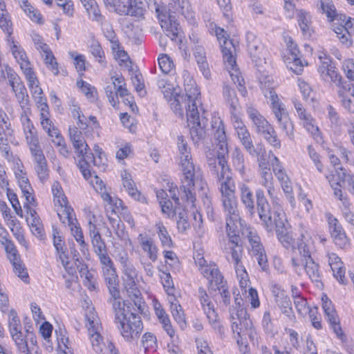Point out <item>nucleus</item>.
Wrapping results in <instances>:
<instances>
[{"mask_svg": "<svg viewBox=\"0 0 354 354\" xmlns=\"http://www.w3.org/2000/svg\"><path fill=\"white\" fill-rule=\"evenodd\" d=\"M138 240L142 249L147 252L149 259L155 262L158 259V248L152 239L140 234L138 236Z\"/></svg>", "mask_w": 354, "mask_h": 354, "instance_id": "32", "label": "nucleus"}, {"mask_svg": "<svg viewBox=\"0 0 354 354\" xmlns=\"http://www.w3.org/2000/svg\"><path fill=\"white\" fill-rule=\"evenodd\" d=\"M71 234L75 239L76 241L78 242L82 248H86V243L84 241L83 232L80 227L77 225V222H73L69 224Z\"/></svg>", "mask_w": 354, "mask_h": 354, "instance_id": "57", "label": "nucleus"}, {"mask_svg": "<svg viewBox=\"0 0 354 354\" xmlns=\"http://www.w3.org/2000/svg\"><path fill=\"white\" fill-rule=\"evenodd\" d=\"M0 28L10 37L12 32V24L3 0H0Z\"/></svg>", "mask_w": 354, "mask_h": 354, "instance_id": "37", "label": "nucleus"}, {"mask_svg": "<svg viewBox=\"0 0 354 354\" xmlns=\"http://www.w3.org/2000/svg\"><path fill=\"white\" fill-rule=\"evenodd\" d=\"M52 192L54 196V201L55 204H65L68 203L67 198L63 194V191L60 184L57 182L53 183L52 186Z\"/></svg>", "mask_w": 354, "mask_h": 354, "instance_id": "53", "label": "nucleus"}, {"mask_svg": "<svg viewBox=\"0 0 354 354\" xmlns=\"http://www.w3.org/2000/svg\"><path fill=\"white\" fill-rule=\"evenodd\" d=\"M121 177L123 187L127 191L129 194L134 199L140 201L141 194L136 188V184L132 179L131 174L124 170L122 172Z\"/></svg>", "mask_w": 354, "mask_h": 354, "instance_id": "36", "label": "nucleus"}, {"mask_svg": "<svg viewBox=\"0 0 354 354\" xmlns=\"http://www.w3.org/2000/svg\"><path fill=\"white\" fill-rule=\"evenodd\" d=\"M239 242L240 239H227L222 245V250L230 263L237 261L239 258L243 257V248Z\"/></svg>", "mask_w": 354, "mask_h": 354, "instance_id": "24", "label": "nucleus"}, {"mask_svg": "<svg viewBox=\"0 0 354 354\" xmlns=\"http://www.w3.org/2000/svg\"><path fill=\"white\" fill-rule=\"evenodd\" d=\"M27 144L35 162L44 160L46 159L43 151L39 145V139L32 124L23 126Z\"/></svg>", "mask_w": 354, "mask_h": 354, "instance_id": "14", "label": "nucleus"}, {"mask_svg": "<svg viewBox=\"0 0 354 354\" xmlns=\"http://www.w3.org/2000/svg\"><path fill=\"white\" fill-rule=\"evenodd\" d=\"M257 200V210L260 219L263 222L268 231L272 230L273 225H275V231L277 239L281 245L286 249H296L295 239L292 232L287 228L283 221L276 218L274 213L272 218L270 205L265 196L263 189L259 188L255 192Z\"/></svg>", "mask_w": 354, "mask_h": 354, "instance_id": "6", "label": "nucleus"}, {"mask_svg": "<svg viewBox=\"0 0 354 354\" xmlns=\"http://www.w3.org/2000/svg\"><path fill=\"white\" fill-rule=\"evenodd\" d=\"M58 205L59 207L57 210V215L63 223L68 225L73 222H77V219L74 217L73 209L68 205V203L65 204V205L62 204Z\"/></svg>", "mask_w": 354, "mask_h": 354, "instance_id": "39", "label": "nucleus"}, {"mask_svg": "<svg viewBox=\"0 0 354 354\" xmlns=\"http://www.w3.org/2000/svg\"><path fill=\"white\" fill-rule=\"evenodd\" d=\"M124 274V287L129 293V296L133 301L134 305L138 308L139 311L142 312L145 308V304L143 299L140 297L141 293L138 290L136 279L138 277V272L133 263L122 268Z\"/></svg>", "mask_w": 354, "mask_h": 354, "instance_id": "10", "label": "nucleus"}, {"mask_svg": "<svg viewBox=\"0 0 354 354\" xmlns=\"http://www.w3.org/2000/svg\"><path fill=\"white\" fill-rule=\"evenodd\" d=\"M281 313L287 317H293V310L290 297L286 295L274 301Z\"/></svg>", "mask_w": 354, "mask_h": 354, "instance_id": "44", "label": "nucleus"}, {"mask_svg": "<svg viewBox=\"0 0 354 354\" xmlns=\"http://www.w3.org/2000/svg\"><path fill=\"white\" fill-rule=\"evenodd\" d=\"M88 317L86 327L93 350L96 354H115L118 351L114 344L100 334L102 326L95 315Z\"/></svg>", "mask_w": 354, "mask_h": 354, "instance_id": "9", "label": "nucleus"}, {"mask_svg": "<svg viewBox=\"0 0 354 354\" xmlns=\"http://www.w3.org/2000/svg\"><path fill=\"white\" fill-rule=\"evenodd\" d=\"M251 254L255 258L261 270L267 272L269 270L268 258L261 242L250 248Z\"/></svg>", "mask_w": 354, "mask_h": 354, "instance_id": "34", "label": "nucleus"}, {"mask_svg": "<svg viewBox=\"0 0 354 354\" xmlns=\"http://www.w3.org/2000/svg\"><path fill=\"white\" fill-rule=\"evenodd\" d=\"M159 67L161 71L165 74L171 73L174 67L173 61L166 54L161 55L158 59Z\"/></svg>", "mask_w": 354, "mask_h": 354, "instance_id": "51", "label": "nucleus"}, {"mask_svg": "<svg viewBox=\"0 0 354 354\" xmlns=\"http://www.w3.org/2000/svg\"><path fill=\"white\" fill-rule=\"evenodd\" d=\"M299 26L304 33L310 30V16L306 12L301 11L298 17Z\"/></svg>", "mask_w": 354, "mask_h": 354, "instance_id": "62", "label": "nucleus"}, {"mask_svg": "<svg viewBox=\"0 0 354 354\" xmlns=\"http://www.w3.org/2000/svg\"><path fill=\"white\" fill-rule=\"evenodd\" d=\"M241 203L251 216L255 212L254 198L250 187L245 183L239 184Z\"/></svg>", "mask_w": 354, "mask_h": 354, "instance_id": "28", "label": "nucleus"}, {"mask_svg": "<svg viewBox=\"0 0 354 354\" xmlns=\"http://www.w3.org/2000/svg\"><path fill=\"white\" fill-rule=\"evenodd\" d=\"M158 237L161 241L162 245L165 248H171L173 242L170 235L169 234L166 227L162 223H158L156 225Z\"/></svg>", "mask_w": 354, "mask_h": 354, "instance_id": "46", "label": "nucleus"}, {"mask_svg": "<svg viewBox=\"0 0 354 354\" xmlns=\"http://www.w3.org/2000/svg\"><path fill=\"white\" fill-rule=\"evenodd\" d=\"M259 80L264 97L270 101L272 111L278 122L280 129L289 140H293L295 138L294 125L290 118L285 104L279 100L274 91L275 85L273 78L268 75L261 73L259 77Z\"/></svg>", "mask_w": 354, "mask_h": 354, "instance_id": "5", "label": "nucleus"}, {"mask_svg": "<svg viewBox=\"0 0 354 354\" xmlns=\"http://www.w3.org/2000/svg\"><path fill=\"white\" fill-rule=\"evenodd\" d=\"M161 211L162 214H165L168 218H173L177 214V207H174L173 203L169 200H165L160 202Z\"/></svg>", "mask_w": 354, "mask_h": 354, "instance_id": "60", "label": "nucleus"}, {"mask_svg": "<svg viewBox=\"0 0 354 354\" xmlns=\"http://www.w3.org/2000/svg\"><path fill=\"white\" fill-rule=\"evenodd\" d=\"M259 175L261 185L267 189L269 196L272 198L274 195L275 189L273 185V176L271 171H261Z\"/></svg>", "mask_w": 354, "mask_h": 354, "instance_id": "41", "label": "nucleus"}, {"mask_svg": "<svg viewBox=\"0 0 354 354\" xmlns=\"http://www.w3.org/2000/svg\"><path fill=\"white\" fill-rule=\"evenodd\" d=\"M11 337L12 340L15 342L18 350L21 353L24 354H30L27 344V341L28 339L26 338V336L24 337L23 333L12 335Z\"/></svg>", "mask_w": 354, "mask_h": 354, "instance_id": "55", "label": "nucleus"}, {"mask_svg": "<svg viewBox=\"0 0 354 354\" xmlns=\"http://www.w3.org/2000/svg\"><path fill=\"white\" fill-rule=\"evenodd\" d=\"M91 52L97 58L99 63L103 66H106L104 51L97 41H93L91 45Z\"/></svg>", "mask_w": 354, "mask_h": 354, "instance_id": "63", "label": "nucleus"}, {"mask_svg": "<svg viewBox=\"0 0 354 354\" xmlns=\"http://www.w3.org/2000/svg\"><path fill=\"white\" fill-rule=\"evenodd\" d=\"M26 78L28 82V87L30 90L32 97L42 95L43 91L39 85V81L34 73V71L28 73L25 75Z\"/></svg>", "mask_w": 354, "mask_h": 354, "instance_id": "45", "label": "nucleus"}, {"mask_svg": "<svg viewBox=\"0 0 354 354\" xmlns=\"http://www.w3.org/2000/svg\"><path fill=\"white\" fill-rule=\"evenodd\" d=\"M4 246L7 257L12 266L14 273L24 282L28 283L29 276L20 255L11 240L2 244Z\"/></svg>", "mask_w": 354, "mask_h": 354, "instance_id": "12", "label": "nucleus"}, {"mask_svg": "<svg viewBox=\"0 0 354 354\" xmlns=\"http://www.w3.org/2000/svg\"><path fill=\"white\" fill-rule=\"evenodd\" d=\"M53 245L59 254V258L62 262L66 271L69 274H73L75 272V268L73 263L70 261L69 257L66 254V249L64 250V243L63 242L62 237L59 234L58 230L55 228L53 230Z\"/></svg>", "mask_w": 354, "mask_h": 354, "instance_id": "20", "label": "nucleus"}, {"mask_svg": "<svg viewBox=\"0 0 354 354\" xmlns=\"http://www.w3.org/2000/svg\"><path fill=\"white\" fill-rule=\"evenodd\" d=\"M232 162L236 169L242 175L245 174L244 156L240 149L236 148L232 153Z\"/></svg>", "mask_w": 354, "mask_h": 354, "instance_id": "47", "label": "nucleus"}, {"mask_svg": "<svg viewBox=\"0 0 354 354\" xmlns=\"http://www.w3.org/2000/svg\"><path fill=\"white\" fill-rule=\"evenodd\" d=\"M42 57H44V62L47 68L54 74L57 75L59 73L58 64L55 60V57L53 55L50 50L46 53H43Z\"/></svg>", "mask_w": 354, "mask_h": 354, "instance_id": "50", "label": "nucleus"}, {"mask_svg": "<svg viewBox=\"0 0 354 354\" xmlns=\"http://www.w3.org/2000/svg\"><path fill=\"white\" fill-rule=\"evenodd\" d=\"M177 147L183 178L178 190L179 197L174 193V191L169 189L170 197L176 205H180V199L185 203V206L193 207L195 201L194 187L195 184L202 179L201 170L194 164L191 149L183 136L177 137Z\"/></svg>", "mask_w": 354, "mask_h": 354, "instance_id": "1", "label": "nucleus"}, {"mask_svg": "<svg viewBox=\"0 0 354 354\" xmlns=\"http://www.w3.org/2000/svg\"><path fill=\"white\" fill-rule=\"evenodd\" d=\"M89 235L91 239L93 251L95 254L107 250L105 242L102 239L99 230L97 227L91 222L89 223Z\"/></svg>", "mask_w": 354, "mask_h": 354, "instance_id": "35", "label": "nucleus"}, {"mask_svg": "<svg viewBox=\"0 0 354 354\" xmlns=\"http://www.w3.org/2000/svg\"><path fill=\"white\" fill-rule=\"evenodd\" d=\"M270 155L273 157V162L272 163V170L279 182L288 180L289 178L281 166L279 158L274 155L272 151H270Z\"/></svg>", "mask_w": 354, "mask_h": 354, "instance_id": "48", "label": "nucleus"}, {"mask_svg": "<svg viewBox=\"0 0 354 354\" xmlns=\"http://www.w3.org/2000/svg\"><path fill=\"white\" fill-rule=\"evenodd\" d=\"M17 100L21 109V122L22 126L28 124H32L28 117L30 113V103L28 92L15 95Z\"/></svg>", "mask_w": 354, "mask_h": 354, "instance_id": "31", "label": "nucleus"}, {"mask_svg": "<svg viewBox=\"0 0 354 354\" xmlns=\"http://www.w3.org/2000/svg\"><path fill=\"white\" fill-rule=\"evenodd\" d=\"M227 214L226 218V230L228 239H240L239 233V227L242 225V221L239 216L238 209L236 208L232 212L225 211Z\"/></svg>", "mask_w": 354, "mask_h": 354, "instance_id": "25", "label": "nucleus"}, {"mask_svg": "<svg viewBox=\"0 0 354 354\" xmlns=\"http://www.w3.org/2000/svg\"><path fill=\"white\" fill-rule=\"evenodd\" d=\"M68 55L71 58L74 59V65L79 74L81 75L86 70L85 57L83 55H78L75 51H70Z\"/></svg>", "mask_w": 354, "mask_h": 354, "instance_id": "54", "label": "nucleus"}, {"mask_svg": "<svg viewBox=\"0 0 354 354\" xmlns=\"http://www.w3.org/2000/svg\"><path fill=\"white\" fill-rule=\"evenodd\" d=\"M114 322L123 339L129 344H137L143 330V324L138 308L129 301L115 302L112 305Z\"/></svg>", "mask_w": 354, "mask_h": 354, "instance_id": "3", "label": "nucleus"}, {"mask_svg": "<svg viewBox=\"0 0 354 354\" xmlns=\"http://www.w3.org/2000/svg\"><path fill=\"white\" fill-rule=\"evenodd\" d=\"M243 319H231L232 330L233 333L237 335V342L239 343V339L242 338V334L245 332L248 333L251 340H254L253 330L252 328V322L250 319H245L243 324Z\"/></svg>", "mask_w": 354, "mask_h": 354, "instance_id": "30", "label": "nucleus"}, {"mask_svg": "<svg viewBox=\"0 0 354 354\" xmlns=\"http://www.w3.org/2000/svg\"><path fill=\"white\" fill-rule=\"evenodd\" d=\"M8 327L10 335H15L17 334L22 333V326L21 321L17 315V312L12 309L9 312L8 315Z\"/></svg>", "mask_w": 354, "mask_h": 354, "instance_id": "42", "label": "nucleus"}, {"mask_svg": "<svg viewBox=\"0 0 354 354\" xmlns=\"http://www.w3.org/2000/svg\"><path fill=\"white\" fill-rule=\"evenodd\" d=\"M328 225L335 245L341 248H345L348 245V239L337 219L332 216L329 217Z\"/></svg>", "mask_w": 354, "mask_h": 354, "instance_id": "23", "label": "nucleus"}, {"mask_svg": "<svg viewBox=\"0 0 354 354\" xmlns=\"http://www.w3.org/2000/svg\"><path fill=\"white\" fill-rule=\"evenodd\" d=\"M184 89L185 92V104L187 122L190 127V135L196 143L205 138V118H200L198 105L201 104L200 91L195 81L189 76L187 71L183 73Z\"/></svg>", "mask_w": 354, "mask_h": 354, "instance_id": "4", "label": "nucleus"}, {"mask_svg": "<svg viewBox=\"0 0 354 354\" xmlns=\"http://www.w3.org/2000/svg\"><path fill=\"white\" fill-rule=\"evenodd\" d=\"M202 274L208 280L209 286L212 288H219V286L224 283L223 277L216 265L203 267Z\"/></svg>", "mask_w": 354, "mask_h": 354, "instance_id": "27", "label": "nucleus"}, {"mask_svg": "<svg viewBox=\"0 0 354 354\" xmlns=\"http://www.w3.org/2000/svg\"><path fill=\"white\" fill-rule=\"evenodd\" d=\"M162 286L170 297H174V283L171 277V274L169 272H163L162 275L160 276Z\"/></svg>", "mask_w": 354, "mask_h": 354, "instance_id": "59", "label": "nucleus"}, {"mask_svg": "<svg viewBox=\"0 0 354 354\" xmlns=\"http://www.w3.org/2000/svg\"><path fill=\"white\" fill-rule=\"evenodd\" d=\"M230 114L231 122L232 123L234 130L236 131V133L238 131H241L242 130V129H245L247 127L243 123V122L241 120L238 109L230 110Z\"/></svg>", "mask_w": 354, "mask_h": 354, "instance_id": "64", "label": "nucleus"}, {"mask_svg": "<svg viewBox=\"0 0 354 354\" xmlns=\"http://www.w3.org/2000/svg\"><path fill=\"white\" fill-rule=\"evenodd\" d=\"M223 96L225 102L230 106V110L238 109L239 100L235 91L227 83H224L223 86Z\"/></svg>", "mask_w": 354, "mask_h": 354, "instance_id": "38", "label": "nucleus"}, {"mask_svg": "<svg viewBox=\"0 0 354 354\" xmlns=\"http://www.w3.org/2000/svg\"><path fill=\"white\" fill-rule=\"evenodd\" d=\"M322 64L318 68L322 78L326 81L334 83H341L342 76L338 73L337 68L331 63V60L324 56H319Z\"/></svg>", "mask_w": 354, "mask_h": 354, "instance_id": "19", "label": "nucleus"}, {"mask_svg": "<svg viewBox=\"0 0 354 354\" xmlns=\"http://www.w3.org/2000/svg\"><path fill=\"white\" fill-rule=\"evenodd\" d=\"M40 120L42 128L50 137L55 138V139L61 136L59 130L55 127L53 122L50 119V117L40 119Z\"/></svg>", "mask_w": 354, "mask_h": 354, "instance_id": "49", "label": "nucleus"}, {"mask_svg": "<svg viewBox=\"0 0 354 354\" xmlns=\"http://www.w3.org/2000/svg\"><path fill=\"white\" fill-rule=\"evenodd\" d=\"M332 28L343 44L346 46L351 44V33L348 32L346 28H345L343 24H339L336 22H333L332 24Z\"/></svg>", "mask_w": 354, "mask_h": 354, "instance_id": "43", "label": "nucleus"}, {"mask_svg": "<svg viewBox=\"0 0 354 354\" xmlns=\"http://www.w3.org/2000/svg\"><path fill=\"white\" fill-rule=\"evenodd\" d=\"M294 297V304L297 311L299 314L302 316H306L309 313V306L308 305L307 301L305 298L300 295H296Z\"/></svg>", "mask_w": 354, "mask_h": 354, "instance_id": "52", "label": "nucleus"}, {"mask_svg": "<svg viewBox=\"0 0 354 354\" xmlns=\"http://www.w3.org/2000/svg\"><path fill=\"white\" fill-rule=\"evenodd\" d=\"M168 301L170 304V310L174 320L181 328H184L187 325V322L184 311L179 301L175 297H169Z\"/></svg>", "mask_w": 354, "mask_h": 354, "instance_id": "33", "label": "nucleus"}, {"mask_svg": "<svg viewBox=\"0 0 354 354\" xmlns=\"http://www.w3.org/2000/svg\"><path fill=\"white\" fill-rule=\"evenodd\" d=\"M322 308L333 331L337 337H340L343 335V332L339 324V318L331 301L328 300L326 297L325 298L322 297Z\"/></svg>", "mask_w": 354, "mask_h": 354, "instance_id": "21", "label": "nucleus"}, {"mask_svg": "<svg viewBox=\"0 0 354 354\" xmlns=\"http://www.w3.org/2000/svg\"><path fill=\"white\" fill-rule=\"evenodd\" d=\"M157 17L159 20L160 26L165 31L167 37L171 40H175L178 35V24L176 22L175 17L167 14V12L157 7L156 8Z\"/></svg>", "mask_w": 354, "mask_h": 354, "instance_id": "17", "label": "nucleus"}, {"mask_svg": "<svg viewBox=\"0 0 354 354\" xmlns=\"http://www.w3.org/2000/svg\"><path fill=\"white\" fill-rule=\"evenodd\" d=\"M70 140L73 144L75 152L77 153L80 160L77 162L79 167L84 178L88 180L91 179V183L93 184L92 179V174L90 171V163L97 165L96 160L93 158V154L91 152L90 148L86 144L84 138L77 127H73L69 128ZM95 189H97V187L93 185Z\"/></svg>", "mask_w": 354, "mask_h": 354, "instance_id": "7", "label": "nucleus"}, {"mask_svg": "<svg viewBox=\"0 0 354 354\" xmlns=\"http://www.w3.org/2000/svg\"><path fill=\"white\" fill-rule=\"evenodd\" d=\"M236 135L244 149L248 153L254 152V145L248 128L242 129L236 132Z\"/></svg>", "mask_w": 354, "mask_h": 354, "instance_id": "40", "label": "nucleus"}, {"mask_svg": "<svg viewBox=\"0 0 354 354\" xmlns=\"http://www.w3.org/2000/svg\"><path fill=\"white\" fill-rule=\"evenodd\" d=\"M314 241L308 229L303 225H299V236L295 244L296 249L304 258L311 257Z\"/></svg>", "mask_w": 354, "mask_h": 354, "instance_id": "18", "label": "nucleus"}, {"mask_svg": "<svg viewBox=\"0 0 354 354\" xmlns=\"http://www.w3.org/2000/svg\"><path fill=\"white\" fill-rule=\"evenodd\" d=\"M304 259L305 261L304 269L306 273L317 288H322L324 285L322 281V274L319 265L313 261L311 257Z\"/></svg>", "mask_w": 354, "mask_h": 354, "instance_id": "26", "label": "nucleus"}, {"mask_svg": "<svg viewBox=\"0 0 354 354\" xmlns=\"http://www.w3.org/2000/svg\"><path fill=\"white\" fill-rule=\"evenodd\" d=\"M218 127L216 138L218 140L220 150L218 153V165L221 167V175L217 178L218 189L221 193V200L225 211L232 213L237 208V198L235 195V183L231 176L230 169L227 165L228 149L227 136L225 134L222 124L218 119L214 122Z\"/></svg>", "mask_w": 354, "mask_h": 354, "instance_id": "2", "label": "nucleus"}, {"mask_svg": "<svg viewBox=\"0 0 354 354\" xmlns=\"http://www.w3.org/2000/svg\"><path fill=\"white\" fill-rule=\"evenodd\" d=\"M280 183H281V188H282L283 191L284 192V194L286 195L287 200L289 201L291 207L292 208H295V205H296V203H295V197L292 194V183H291L290 178H288V180H283V181L280 182Z\"/></svg>", "mask_w": 354, "mask_h": 354, "instance_id": "56", "label": "nucleus"}, {"mask_svg": "<svg viewBox=\"0 0 354 354\" xmlns=\"http://www.w3.org/2000/svg\"><path fill=\"white\" fill-rule=\"evenodd\" d=\"M35 171L39 180L42 182L45 181L48 178V169L47 167V161L40 160L35 162Z\"/></svg>", "mask_w": 354, "mask_h": 354, "instance_id": "58", "label": "nucleus"}, {"mask_svg": "<svg viewBox=\"0 0 354 354\" xmlns=\"http://www.w3.org/2000/svg\"><path fill=\"white\" fill-rule=\"evenodd\" d=\"M223 61L229 71L230 75L234 84H236L239 91L246 93L244 85V80L241 75L240 71L236 68V60L233 56L234 47L230 40H225L224 44H221Z\"/></svg>", "mask_w": 354, "mask_h": 354, "instance_id": "11", "label": "nucleus"}, {"mask_svg": "<svg viewBox=\"0 0 354 354\" xmlns=\"http://www.w3.org/2000/svg\"><path fill=\"white\" fill-rule=\"evenodd\" d=\"M12 45L11 46L12 54L14 57L17 60V62L19 64L21 69L22 70L24 75L28 74V73L32 72V68L31 67L30 62L23 48H21L20 46H17L15 44L14 41H12Z\"/></svg>", "mask_w": 354, "mask_h": 354, "instance_id": "29", "label": "nucleus"}, {"mask_svg": "<svg viewBox=\"0 0 354 354\" xmlns=\"http://www.w3.org/2000/svg\"><path fill=\"white\" fill-rule=\"evenodd\" d=\"M247 114L252 122L255 132L263 137L266 142L275 149L281 147V141L272 124L258 110L252 106L247 108Z\"/></svg>", "mask_w": 354, "mask_h": 354, "instance_id": "8", "label": "nucleus"}, {"mask_svg": "<svg viewBox=\"0 0 354 354\" xmlns=\"http://www.w3.org/2000/svg\"><path fill=\"white\" fill-rule=\"evenodd\" d=\"M246 40L251 58L255 63L260 64L264 59L262 55L263 46L261 41L252 32L247 33Z\"/></svg>", "mask_w": 354, "mask_h": 354, "instance_id": "22", "label": "nucleus"}, {"mask_svg": "<svg viewBox=\"0 0 354 354\" xmlns=\"http://www.w3.org/2000/svg\"><path fill=\"white\" fill-rule=\"evenodd\" d=\"M103 275L111 298L109 302L113 305L115 302H121L120 292L118 288V277L113 266L102 269Z\"/></svg>", "mask_w": 354, "mask_h": 354, "instance_id": "15", "label": "nucleus"}, {"mask_svg": "<svg viewBox=\"0 0 354 354\" xmlns=\"http://www.w3.org/2000/svg\"><path fill=\"white\" fill-rule=\"evenodd\" d=\"M141 343L145 351L149 349L155 350L156 348V337L151 333H146L142 337Z\"/></svg>", "mask_w": 354, "mask_h": 354, "instance_id": "61", "label": "nucleus"}, {"mask_svg": "<svg viewBox=\"0 0 354 354\" xmlns=\"http://www.w3.org/2000/svg\"><path fill=\"white\" fill-rule=\"evenodd\" d=\"M114 6L120 15L141 17L145 13L142 3L137 0H115Z\"/></svg>", "mask_w": 354, "mask_h": 354, "instance_id": "16", "label": "nucleus"}, {"mask_svg": "<svg viewBox=\"0 0 354 354\" xmlns=\"http://www.w3.org/2000/svg\"><path fill=\"white\" fill-rule=\"evenodd\" d=\"M198 298L201 302L204 313L209 321L212 327L217 330L221 335L224 333V328L221 324L220 320L216 313L214 304L209 300V296L204 288L200 287L198 288Z\"/></svg>", "mask_w": 354, "mask_h": 354, "instance_id": "13", "label": "nucleus"}]
</instances>
